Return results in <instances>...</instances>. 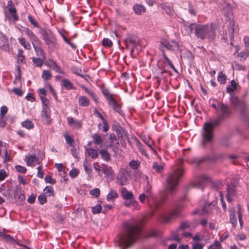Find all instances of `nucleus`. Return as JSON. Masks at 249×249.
Listing matches in <instances>:
<instances>
[{
	"mask_svg": "<svg viewBox=\"0 0 249 249\" xmlns=\"http://www.w3.org/2000/svg\"><path fill=\"white\" fill-rule=\"evenodd\" d=\"M183 163V160L179 159L177 161V167L169 173L166 180L167 185L161 194V199L159 200L153 198L152 202L148 201L149 207L153 211L158 210L164 202L168 200L171 197L176 194L177 187L180 178L185 173V170L182 166Z\"/></svg>",
	"mask_w": 249,
	"mask_h": 249,
	"instance_id": "f257e3e1",
	"label": "nucleus"
},
{
	"mask_svg": "<svg viewBox=\"0 0 249 249\" xmlns=\"http://www.w3.org/2000/svg\"><path fill=\"white\" fill-rule=\"evenodd\" d=\"M125 232L118 237L119 245L126 247L131 246L141 232V228L137 222L125 223Z\"/></svg>",
	"mask_w": 249,
	"mask_h": 249,
	"instance_id": "f03ea898",
	"label": "nucleus"
},
{
	"mask_svg": "<svg viewBox=\"0 0 249 249\" xmlns=\"http://www.w3.org/2000/svg\"><path fill=\"white\" fill-rule=\"evenodd\" d=\"M188 33H192L194 30V33L196 36L202 40L206 38L213 39L215 36V29L212 24L210 26L208 25L197 24L192 23L189 28Z\"/></svg>",
	"mask_w": 249,
	"mask_h": 249,
	"instance_id": "7ed1b4c3",
	"label": "nucleus"
},
{
	"mask_svg": "<svg viewBox=\"0 0 249 249\" xmlns=\"http://www.w3.org/2000/svg\"><path fill=\"white\" fill-rule=\"evenodd\" d=\"M218 124V119L204 124L201 133V145L205 147L208 143H212L214 139L213 129Z\"/></svg>",
	"mask_w": 249,
	"mask_h": 249,
	"instance_id": "20e7f679",
	"label": "nucleus"
},
{
	"mask_svg": "<svg viewBox=\"0 0 249 249\" xmlns=\"http://www.w3.org/2000/svg\"><path fill=\"white\" fill-rule=\"evenodd\" d=\"M223 12L225 17V20L229 23V31L231 33L234 32V18L232 13V8L229 3H226L223 8Z\"/></svg>",
	"mask_w": 249,
	"mask_h": 249,
	"instance_id": "39448f33",
	"label": "nucleus"
},
{
	"mask_svg": "<svg viewBox=\"0 0 249 249\" xmlns=\"http://www.w3.org/2000/svg\"><path fill=\"white\" fill-rule=\"evenodd\" d=\"M131 179V176L130 173L126 169L121 168L117 174V183L121 186L128 184Z\"/></svg>",
	"mask_w": 249,
	"mask_h": 249,
	"instance_id": "423d86ee",
	"label": "nucleus"
},
{
	"mask_svg": "<svg viewBox=\"0 0 249 249\" xmlns=\"http://www.w3.org/2000/svg\"><path fill=\"white\" fill-rule=\"evenodd\" d=\"M160 49L162 52L164 51L163 47H165L169 50H178L179 49V45L174 40L168 41L166 39H163L160 41Z\"/></svg>",
	"mask_w": 249,
	"mask_h": 249,
	"instance_id": "0eeeda50",
	"label": "nucleus"
},
{
	"mask_svg": "<svg viewBox=\"0 0 249 249\" xmlns=\"http://www.w3.org/2000/svg\"><path fill=\"white\" fill-rule=\"evenodd\" d=\"M210 180L209 178L202 175L197 177L193 182V185L201 190H203L205 184Z\"/></svg>",
	"mask_w": 249,
	"mask_h": 249,
	"instance_id": "6e6552de",
	"label": "nucleus"
},
{
	"mask_svg": "<svg viewBox=\"0 0 249 249\" xmlns=\"http://www.w3.org/2000/svg\"><path fill=\"white\" fill-rule=\"evenodd\" d=\"M124 43L126 45V47H129V46L132 44L133 46H135L139 44V39L138 37L131 34L127 35L126 38L124 39Z\"/></svg>",
	"mask_w": 249,
	"mask_h": 249,
	"instance_id": "1a4fd4ad",
	"label": "nucleus"
},
{
	"mask_svg": "<svg viewBox=\"0 0 249 249\" xmlns=\"http://www.w3.org/2000/svg\"><path fill=\"white\" fill-rule=\"evenodd\" d=\"M43 39L49 48L53 49L55 47L56 40L53 35L45 33L43 35Z\"/></svg>",
	"mask_w": 249,
	"mask_h": 249,
	"instance_id": "9d476101",
	"label": "nucleus"
},
{
	"mask_svg": "<svg viewBox=\"0 0 249 249\" xmlns=\"http://www.w3.org/2000/svg\"><path fill=\"white\" fill-rule=\"evenodd\" d=\"M41 116L42 121L44 124L48 125L51 123L52 120L50 108L42 109Z\"/></svg>",
	"mask_w": 249,
	"mask_h": 249,
	"instance_id": "9b49d317",
	"label": "nucleus"
},
{
	"mask_svg": "<svg viewBox=\"0 0 249 249\" xmlns=\"http://www.w3.org/2000/svg\"><path fill=\"white\" fill-rule=\"evenodd\" d=\"M23 31L30 40L32 45L40 42L38 37L29 28H24Z\"/></svg>",
	"mask_w": 249,
	"mask_h": 249,
	"instance_id": "f8f14e48",
	"label": "nucleus"
},
{
	"mask_svg": "<svg viewBox=\"0 0 249 249\" xmlns=\"http://www.w3.org/2000/svg\"><path fill=\"white\" fill-rule=\"evenodd\" d=\"M216 203V202L215 203L213 202L212 203L209 204H205L201 209L198 210L196 213L200 215H204L211 213L212 212V207L215 206Z\"/></svg>",
	"mask_w": 249,
	"mask_h": 249,
	"instance_id": "ddd939ff",
	"label": "nucleus"
},
{
	"mask_svg": "<svg viewBox=\"0 0 249 249\" xmlns=\"http://www.w3.org/2000/svg\"><path fill=\"white\" fill-rule=\"evenodd\" d=\"M142 141L148 146L149 149L155 154L157 152L153 147L154 142L151 139V137L148 135H143L141 137Z\"/></svg>",
	"mask_w": 249,
	"mask_h": 249,
	"instance_id": "4468645a",
	"label": "nucleus"
},
{
	"mask_svg": "<svg viewBox=\"0 0 249 249\" xmlns=\"http://www.w3.org/2000/svg\"><path fill=\"white\" fill-rule=\"evenodd\" d=\"M26 164L28 166L34 167L36 163L39 164V160L36 154L29 155L26 156Z\"/></svg>",
	"mask_w": 249,
	"mask_h": 249,
	"instance_id": "2eb2a0df",
	"label": "nucleus"
},
{
	"mask_svg": "<svg viewBox=\"0 0 249 249\" xmlns=\"http://www.w3.org/2000/svg\"><path fill=\"white\" fill-rule=\"evenodd\" d=\"M68 124L71 127L80 129L82 127V122L80 121L74 120L72 117H68L67 119Z\"/></svg>",
	"mask_w": 249,
	"mask_h": 249,
	"instance_id": "dca6fc26",
	"label": "nucleus"
},
{
	"mask_svg": "<svg viewBox=\"0 0 249 249\" xmlns=\"http://www.w3.org/2000/svg\"><path fill=\"white\" fill-rule=\"evenodd\" d=\"M180 209L179 208H177L174 210L169 215L165 216L163 218V220L165 222L170 221L172 219L179 216L180 213Z\"/></svg>",
	"mask_w": 249,
	"mask_h": 249,
	"instance_id": "f3484780",
	"label": "nucleus"
},
{
	"mask_svg": "<svg viewBox=\"0 0 249 249\" xmlns=\"http://www.w3.org/2000/svg\"><path fill=\"white\" fill-rule=\"evenodd\" d=\"M124 204L125 206L131 208L133 209L139 210L140 208L138 202L133 198L125 200Z\"/></svg>",
	"mask_w": 249,
	"mask_h": 249,
	"instance_id": "a211bd4d",
	"label": "nucleus"
},
{
	"mask_svg": "<svg viewBox=\"0 0 249 249\" xmlns=\"http://www.w3.org/2000/svg\"><path fill=\"white\" fill-rule=\"evenodd\" d=\"M40 44L41 42H38L36 44H34L33 46L36 55L39 57L42 58V59H45V53L43 49H42V48L40 47Z\"/></svg>",
	"mask_w": 249,
	"mask_h": 249,
	"instance_id": "6ab92c4d",
	"label": "nucleus"
},
{
	"mask_svg": "<svg viewBox=\"0 0 249 249\" xmlns=\"http://www.w3.org/2000/svg\"><path fill=\"white\" fill-rule=\"evenodd\" d=\"M121 195L122 198L125 200L132 198L133 197V193L128 191L125 187L121 188Z\"/></svg>",
	"mask_w": 249,
	"mask_h": 249,
	"instance_id": "aec40b11",
	"label": "nucleus"
},
{
	"mask_svg": "<svg viewBox=\"0 0 249 249\" xmlns=\"http://www.w3.org/2000/svg\"><path fill=\"white\" fill-rule=\"evenodd\" d=\"M93 143L98 145L99 147H102V144L104 141L103 138L99 134L95 133L92 136Z\"/></svg>",
	"mask_w": 249,
	"mask_h": 249,
	"instance_id": "412c9836",
	"label": "nucleus"
},
{
	"mask_svg": "<svg viewBox=\"0 0 249 249\" xmlns=\"http://www.w3.org/2000/svg\"><path fill=\"white\" fill-rule=\"evenodd\" d=\"M0 237L5 241L8 242L12 244H14L16 243V241L13 237L1 231H0Z\"/></svg>",
	"mask_w": 249,
	"mask_h": 249,
	"instance_id": "4be33fe9",
	"label": "nucleus"
},
{
	"mask_svg": "<svg viewBox=\"0 0 249 249\" xmlns=\"http://www.w3.org/2000/svg\"><path fill=\"white\" fill-rule=\"evenodd\" d=\"M118 196L117 192L115 190H111L107 195V200L108 202H113Z\"/></svg>",
	"mask_w": 249,
	"mask_h": 249,
	"instance_id": "5701e85b",
	"label": "nucleus"
},
{
	"mask_svg": "<svg viewBox=\"0 0 249 249\" xmlns=\"http://www.w3.org/2000/svg\"><path fill=\"white\" fill-rule=\"evenodd\" d=\"M78 104L80 106L87 107L89 105V100L86 96H80L78 99Z\"/></svg>",
	"mask_w": 249,
	"mask_h": 249,
	"instance_id": "b1692460",
	"label": "nucleus"
},
{
	"mask_svg": "<svg viewBox=\"0 0 249 249\" xmlns=\"http://www.w3.org/2000/svg\"><path fill=\"white\" fill-rule=\"evenodd\" d=\"M160 5L168 15H172L173 14L174 11L171 6L168 5L166 3H160Z\"/></svg>",
	"mask_w": 249,
	"mask_h": 249,
	"instance_id": "393cba45",
	"label": "nucleus"
},
{
	"mask_svg": "<svg viewBox=\"0 0 249 249\" xmlns=\"http://www.w3.org/2000/svg\"><path fill=\"white\" fill-rule=\"evenodd\" d=\"M180 230L179 229L173 231L171 234L170 239L179 243L181 241L180 235L181 234V233H180Z\"/></svg>",
	"mask_w": 249,
	"mask_h": 249,
	"instance_id": "a878e982",
	"label": "nucleus"
},
{
	"mask_svg": "<svg viewBox=\"0 0 249 249\" xmlns=\"http://www.w3.org/2000/svg\"><path fill=\"white\" fill-rule=\"evenodd\" d=\"M133 10L135 13L137 15H141L145 11V7L140 4H136L133 6Z\"/></svg>",
	"mask_w": 249,
	"mask_h": 249,
	"instance_id": "bb28decb",
	"label": "nucleus"
},
{
	"mask_svg": "<svg viewBox=\"0 0 249 249\" xmlns=\"http://www.w3.org/2000/svg\"><path fill=\"white\" fill-rule=\"evenodd\" d=\"M103 166L104 168L102 169V171L105 174V177L109 178L112 176L113 174V171L112 168L105 164H103Z\"/></svg>",
	"mask_w": 249,
	"mask_h": 249,
	"instance_id": "cd10ccee",
	"label": "nucleus"
},
{
	"mask_svg": "<svg viewBox=\"0 0 249 249\" xmlns=\"http://www.w3.org/2000/svg\"><path fill=\"white\" fill-rule=\"evenodd\" d=\"M221 115L220 117H219V121L220 120H223L228 117L230 114L228 107L224 105H222L221 108Z\"/></svg>",
	"mask_w": 249,
	"mask_h": 249,
	"instance_id": "c85d7f7f",
	"label": "nucleus"
},
{
	"mask_svg": "<svg viewBox=\"0 0 249 249\" xmlns=\"http://www.w3.org/2000/svg\"><path fill=\"white\" fill-rule=\"evenodd\" d=\"M61 86L65 87L66 89H73L72 83L67 79H63L61 81Z\"/></svg>",
	"mask_w": 249,
	"mask_h": 249,
	"instance_id": "c756f323",
	"label": "nucleus"
},
{
	"mask_svg": "<svg viewBox=\"0 0 249 249\" xmlns=\"http://www.w3.org/2000/svg\"><path fill=\"white\" fill-rule=\"evenodd\" d=\"M18 40L21 46H22L25 49L30 50L31 49V46L30 43L27 41L25 38L23 37H19Z\"/></svg>",
	"mask_w": 249,
	"mask_h": 249,
	"instance_id": "7c9ffc66",
	"label": "nucleus"
},
{
	"mask_svg": "<svg viewBox=\"0 0 249 249\" xmlns=\"http://www.w3.org/2000/svg\"><path fill=\"white\" fill-rule=\"evenodd\" d=\"M134 140L136 142V146L140 150V151L142 153V154L143 155L145 156V157H147L148 155L146 153V152L144 148H143L142 144L140 142L139 140L136 138H135Z\"/></svg>",
	"mask_w": 249,
	"mask_h": 249,
	"instance_id": "2f4dec72",
	"label": "nucleus"
},
{
	"mask_svg": "<svg viewBox=\"0 0 249 249\" xmlns=\"http://www.w3.org/2000/svg\"><path fill=\"white\" fill-rule=\"evenodd\" d=\"M108 104L113 107V109L115 111L119 112L121 114H122V111L121 109L120 106L116 103L113 99L108 102Z\"/></svg>",
	"mask_w": 249,
	"mask_h": 249,
	"instance_id": "473e14b6",
	"label": "nucleus"
},
{
	"mask_svg": "<svg viewBox=\"0 0 249 249\" xmlns=\"http://www.w3.org/2000/svg\"><path fill=\"white\" fill-rule=\"evenodd\" d=\"M81 87L84 89V90L85 91V92L88 93V94H89L90 96H91V97L93 99L94 101L95 102H97V98L96 96V95L94 94V93L91 90H90L89 89H88V88H87L84 85H81Z\"/></svg>",
	"mask_w": 249,
	"mask_h": 249,
	"instance_id": "72a5a7b5",
	"label": "nucleus"
},
{
	"mask_svg": "<svg viewBox=\"0 0 249 249\" xmlns=\"http://www.w3.org/2000/svg\"><path fill=\"white\" fill-rule=\"evenodd\" d=\"M162 57L164 59L165 62H166L170 66V67L175 71H177V70L173 65L172 62L170 60L167 55L165 54L164 51H163L162 53Z\"/></svg>",
	"mask_w": 249,
	"mask_h": 249,
	"instance_id": "f704fd0d",
	"label": "nucleus"
},
{
	"mask_svg": "<svg viewBox=\"0 0 249 249\" xmlns=\"http://www.w3.org/2000/svg\"><path fill=\"white\" fill-rule=\"evenodd\" d=\"M230 222L234 227L237 224V219L235 217V211L234 209L230 210Z\"/></svg>",
	"mask_w": 249,
	"mask_h": 249,
	"instance_id": "c9c22d12",
	"label": "nucleus"
},
{
	"mask_svg": "<svg viewBox=\"0 0 249 249\" xmlns=\"http://www.w3.org/2000/svg\"><path fill=\"white\" fill-rule=\"evenodd\" d=\"M21 125L23 127L28 129H32L34 126L33 123L29 120H26L23 122Z\"/></svg>",
	"mask_w": 249,
	"mask_h": 249,
	"instance_id": "e433bc0d",
	"label": "nucleus"
},
{
	"mask_svg": "<svg viewBox=\"0 0 249 249\" xmlns=\"http://www.w3.org/2000/svg\"><path fill=\"white\" fill-rule=\"evenodd\" d=\"M86 150L88 154L92 158L95 159L97 158L98 153L96 150L92 148H88Z\"/></svg>",
	"mask_w": 249,
	"mask_h": 249,
	"instance_id": "4c0bfd02",
	"label": "nucleus"
},
{
	"mask_svg": "<svg viewBox=\"0 0 249 249\" xmlns=\"http://www.w3.org/2000/svg\"><path fill=\"white\" fill-rule=\"evenodd\" d=\"M100 154L102 158L106 161H108L110 160V157L107 151L106 150H101L100 151Z\"/></svg>",
	"mask_w": 249,
	"mask_h": 249,
	"instance_id": "58836bf2",
	"label": "nucleus"
},
{
	"mask_svg": "<svg viewBox=\"0 0 249 249\" xmlns=\"http://www.w3.org/2000/svg\"><path fill=\"white\" fill-rule=\"evenodd\" d=\"M140 165V162L138 160H132L129 163V166L132 169H137Z\"/></svg>",
	"mask_w": 249,
	"mask_h": 249,
	"instance_id": "ea45409f",
	"label": "nucleus"
},
{
	"mask_svg": "<svg viewBox=\"0 0 249 249\" xmlns=\"http://www.w3.org/2000/svg\"><path fill=\"white\" fill-rule=\"evenodd\" d=\"M43 59L42 58L33 57L32 61L33 63L37 67H41L43 62Z\"/></svg>",
	"mask_w": 249,
	"mask_h": 249,
	"instance_id": "a19ab883",
	"label": "nucleus"
},
{
	"mask_svg": "<svg viewBox=\"0 0 249 249\" xmlns=\"http://www.w3.org/2000/svg\"><path fill=\"white\" fill-rule=\"evenodd\" d=\"M51 65L52 68L55 70L56 72L63 74H64V72L60 69L59 67L56 64L55 62L52 61L51 62Z\"/></svg>",
	"mask_w": 249,
	"mask_h": 249,
	"instance_id": "79ce46f5",
	"label": "nucleus"
},
{
	"mask_svg": "<svg viewBox=\"0 0 249 249\" xmlns=\"http://www.w3.org/2000/svg\"><path fill=\"white\" fill-rule=\"evenodd\" d=\"M14 197L16 199L18 200L19 201L21 202L25 199V196L22 193H19L17 192L14 194Z\"/></svg>",
	"mask_w": 249,
	"mask_h": 249,
	"instance_id": "37998d69",
	"label": "nucleus"
},
{
	"mask_svg": "<svg viewBox=\"0 0 249 249\" xmlns=\"http://www.w3.org/2000/svg\"><path fill=\"white\" fill-rule=\"evenodd\" d=\"M66 143L70 145L71 147H74L73 143L74 140L73 138L69 134H66L64 136Z\"/></svg>",
	"mask_w": 249,
	"mask_h": 249,
	"instance_id": "c03bdc74",
	"label": "nucleus"
},
{
	"mask_svg": "<svg viewBox=\"0 0 249 249\" xmlns=\"http://www.w3.org/2000/svg\"><path fill=\"white\" fill-rule=\"evenodd\" d=\"M150 195V192L148 189H147L145 193L141 194L139 196V198L142 203H143L146 197H148V195Z\"/></svg>",
	"mask_w": 249,
	"mask_h": 249,
	"instance_id": "a18cd8bd",
	"label": "nucleus"
},
{
	"mask_svg": "<svg viewBox=\"0 0 249 249\" xmlns=\"http://www.w3.org/2000/svg\"><path fill=\"white\" fill-rule=\"evenodd\" d=\"M91 211L93 214L99 213L102 211V206L98 204L95 206L92 207Z\"/></svg>",
	"mask_w": 249,
	"mask_h": 249,
	"instance_id": "49530a36",
	"label": "nucleus"
},
{
	"mask_svg": "<svg viewBox=\"0 0 249 249\" xmlns=\"http://www.w3.org/2000/svg\"><path fill=\"white\" fill-rule=\"evenodd\" d=\"M40 99L42 103V109L49 108L48 105L49 102L45 96H40Z\"/></svg>",
	"mask_w": 249,
	"mask_h": 249,
	"instance_id": "de8ad7c7",
	"label": "nucleus"
},
{
	"mask_svg": "<svg viewBox=\"0 0 249 249\" xmlns=\"http://www.w3.org/2000/svg\"><path fill=\"white\" fill-rule=\"evenodd\" d=\"M102 93L106 97L108 102L112 100L113 98L112 97L111 94L109 92L107 89H104L102 90Z\"/></svg>",
	"mask_w": 249,
	"mask_h": 249,
	"instance_id": "09e8293b",
	"label": "nucleus"
},
{
	"mask_svg": "<svg viewBox=\"0 0 249 249\" xmlns=\"http://www.w3.org/2000/svg\"><path fill=\"white\" fill-rule=\"evenodd\" d=\"M152 168L155 169L156 172L160 173L163 170V167L160 164H158L156 162H154L153 163Z\"/></svg>",
	"mask_w": 249,
	"mask_h": 249,
	"instance_id": "8fccbe9b",
	"label": "nucleus"
},
{
	"mask_svg": "<svg viewBox=\"0 0 249 249\" xmlns=\"http://www.w3.org/2000/svg\"><path fill=\"white\" fill-rule=\"evenodd\" d=\"M7 8L10 13H16L17 10L11 0H9L7 2Z\"/></svg>",
	"mask_w": 249,
	"mask_h": 249,
	"instance_id": "3c124183",
	"label": "nucleus"
},
{
	"mask_svg": "<svg viewBox=\"0 0 249 249\" xmlns=\"http://www.w3.org/2000/svg\"><path fill=\"white\" fill-rule=\"evenodd\" d=\"M45 194H47L48 196H53L54 195L53 188L50 186H47L44 189Z\"/></svg>",
	"mask_w": 249,
	"mask_h": 249,
	"instance_id": "603ef678",
	"label": "nucleus"
},
{
	"mask_svg": "<svg viewBox=\"0 0 249 249\" xmlns=\"http://www.w3.org/2000/svg\"><path fill=\"white\" fill-rule=\"evenodd\" d=\"M52 77V74L50 71L48 70L43 71L42 74V78L44 80H47L50 79Z\"/></svg>",
	"mask_w": 249,
	"mask_h": 249,
	"instance_id": "864d4df0",
	"label": "nucleus"
},
{
	"mask_svg": "<svg viewBox=\"0 0 249 249\" xmlns=\"http://www.w3.org/2000/svg\"><path fill=\"white\" fill-rule=\"evenodd\" d=\"M29 21L35 27H38L39 26L38 22L35 20L31 15L28 16Z\"/></svg>",
	"mask_w": 249,
	"mask_h": 249,
	"instance_id": "5fc2aeb1",
	"label": "nucleus"
},
{
	"mask_svg": "<svg viewBox=\"0 0 249 249\" xmlns=\"http://www.w3.org/2000/svg\"><path fill=\"white\" fill-rule=\"evenodd\" d=\"M203 161V160L196 157H194L191 160L190 162L192 164L198 165L200 163Z\"/></svg>",
	"mask_w": 249,
	"mask_h": 249,
	"instance_id": "6e6d98bb",
	"label": "nucleus"
},
{
	"mask_svg": "<svg viewBox=\"0 0 249 249\" xmlns=\"http://www.w3.org/2000/svg\"><path fill=\"white\" fill-rule=\"evenodd\" d=\"M22 53L23 51L21 49H19L18 53V61L21 63H23L24 61V56L23 55Z\"/></svg>",
	"mask_w": 249,
	"mask_h": 249,
	"instance_id": "4d7b16f0",
	"label": "nucleus"
},
{
	"mask_svg": "<svg viewBox=\"0 0 249 249\" xmlns=\"http://www.w3.org/2000/svg\"><path fill=\"white\" fill-rule=\"evenodd\" d=\"M226 79L227 76L224 73L222 72L219 73V82H220L221 83L224 84L226 82Z\"/></svg>",
	"mask_w": 249,
	"mask_h": 249,
	"instance_id": "13d9d810",
	"label": "nucleus"
},
{
	"mask_svg": "<svg viewBox=\"0 0 249 249\" xmlns=\"http://www.w3.org/2000/svg\"><path fill=\"white\" fill-rule=\"evenodd\" d=\"M7 111L8 108L6 106H3L1 107L0 109V117L1 118H3L7 112Z\"/></svg>",
	"mask_w": 249,
	"mask_h": 249,
	"instance_id": "bf43d9fd",
	"label": "nucleus"
},
{
	"mask_svg": "<svg viewBox=\"0 0 249 249\" xmlns=\"http://www.w3.org/2000/svg\"><path fill=\"white\" fill-rule=\"evenodd\" d=\"M90 194L95 197H98L100 196V190L98 188H94L90 190Z\"/></svg>",
	"mask_w": 249,
	"mask_h": 249,
	"instance_id": "052dcab7",
	"label": "nucleus"
},
{
	"mask_svg": "<svg viewBox=\"0 0 249 249\" xmlns=\"http://www.w3.org/2000/svg\"><path fill=\"white\" fill-rule=\"evenodd\" d=\"M38 200L40 204H44L46 201L47 198L45 195L43 194H41L38 196Z\"/></svg>",
	"mask_w": 249,
	"mask_h": 249,
	"instance_id": "680f3d73",
	"label": "nucleus"
},
{
	"mask_svg": "<svg viewBox=\"0 0 249 249\" xmlns=\"http://www.w3.org/2000/svg\"><path fill=\"white\" fill-rule=\"evenodd\" d=\"M16 170L21 173H25L27 169L24 166H22L19 165H17L15 166Z\"/></svg>",
	"mask_w": 249,
	"mask_h": 249,
	"instance_id": "e2e57ef3",
	"label": "nucleus"
},
{
	"mask_svg": "<svg viewBox=\"0 0 249 249\" xmlns=\"http://www.w3.org/2000/svg\"><path fill=\"white\" fill-rule=\"evenodd\" d=\"M18 178L20 184L25 185L28 183V180L21 176H18Z\"/></svg>",
	"mask_w": 249,
	"mask_h": 249,
	"instance_id": "0e129e2a",
	"label": "nucleus"
},
{
	"mask_svg": "<svg viewBox=\"0 0 249 249\" xmlns=\"http://www.w3.org/2000/svg\"><path fill=\"white\" fill-rule=\"evenodd\" d=\"M102 44L105 47H110L112 46V43L111 40L108 38H104L102 42Z\"/></svg>",
	"mask_w": 249,
	"mask_h": 249,
	"instance_id": "69168bd1",
	"label": "nucleus"
},
{
	"mask_svg": "<svg viewBox=\"0 0 249 249\" xmlns=\"http://www.w3.org/2000/svg\"><path fill=\"white\" fill-rule=\"evenodd\" d=\"M79 172L76 169H72L69 172V175L71 178H75L78 175Z\"/></svg>",
	"mask_w": 249,
	"mask_h": 249,
	"instance_id": "338daca9",
	"label": "nucleus"
},
{
	"mask_svg": "<svg viewBox=\"0 0 249 249\" xmlns=\"http://www.w3.org/2000/svg\"><path fill=\"white\" fill-rule=\"evenodd\" d=\"M45 181L46 183H50L51 184H53L55 183V181L54 179H53L50 176L47 175L45 178Z\"/></svg>",
	"mask_w": 249,
	"mask_h": 249,
	"instance_id": "774afa93",
	"label": "nucleus"
}]
</instances>
